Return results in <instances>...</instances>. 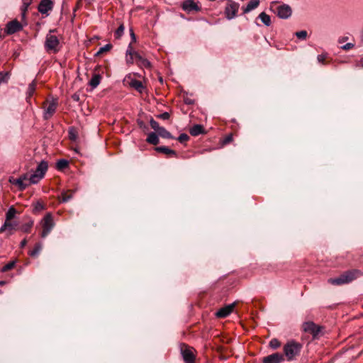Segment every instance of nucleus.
I'll return each instance as SVG.
<instances>
[{"instance_id": "27", "label": "nucleus", "mask_w": 363, "mask_h": 363, "mask_svg": "<svg viewBox=\"0 0 363 363\" xmlns=\"http://www.w3.org/2000/svg\"><path fill=\"white\" fill-rule=\"evenodd\" d=\"M22 1L23 2H22L21 11L22 12V17H23V18H24L25 17H26V13H27L28 7L30 6V5L32 3V0H23Z\"/></svg>"}, {"instance_id": "38", "label": "nucleus", "mask_w": 363, "mask_h": 363, "mask_svg": "<svg viewBox=\"0 0 363 363\" xmlns=\"http://www.w3.org/2000/svg\"><path fill=\"white\" fill-rule=\"evenodd\" d=\"M10 77L9 72H0V84L2 83H7Z\"/></svg>"}, {"instance_id": "48", "label": "nucleus", "mask_w": 363, "mask_h": 363, "mask_svg": "<svg viewBox=\"0 0 363 363\" xmlns=\"http://www.w3.org/2000/svg\"><path fill=\"white\" fill-rule=\"evenodd\" d=\"M184 102L187 105H192V104H194L195 100L190 98L188 96H186L184 97Z\"/></svg>"}, {"instance_id": "15", "label": "nucleus", "mask_w": 363, "mask_h": 363, "mask_svg": "<svg viewBox=\"0 0 363 363\" xmlns=\"http://www.w3.org/2000/svg\"><path fill=\"white\" fill-rule=\"evenodd\" d=\"M133 53L138 54V52L134 50L132 43H129L125 52V62L128 66L132 65L134 63L135 57V54Z\"/></svg>"}, {"instance_id": "25", "label": "nucleus", "mask_w": 363, "mask_h": 363, "mask_svg": "<svg viewBox=\"0 0 363 363\" xmlns=\"http://www.w3.org/2000/svg\"><path fill=\"white\" fill-rule=\"evenodd\" d=\"M9 182L13 184L16 185L21 191L26 189V188L29 186V184L23 182V179H20V177L18 179H13V180L9 179Z\"/></svg>"}, {"instance_id": "39", "label": "nucleus", "mask_w": 363, "mask_h": 363, "mask_svg": "<svg viewBox=\"0 0 363 363\" xmlns=\"http://www.w3.org/2000/svg\"><path fill=\"white\" fill-rule=\"evenodd\" d=\"M112 48L111 44H106L104 47L100 48L99 51L95 54V56H99L105 52L109 51Z\"/></svg>"}, {"instance_id": "32", "label": "nucleus", "mask_w": 363, "mask_h": 363, "mask_svg": "<svg viewBox=\"0 0 363 363\" xmlns=\"http://www.w3.org/2000/svg\"><path fill=\"white\" fill-rule=\"evenodd\" d=\"M69 167V162L65 159L59 160L57 162L56 167L58 170H63Z\"/></svg>"}, {"instance_id": "14", "label": "nucleus", "mask_w": 363, "mask_h": 363, "mask_svg": "<svg viewBox=\"0 0 363 363\" xmlns=\"http://www.w3.org/2000/svg\"><path fill=\"white\" fill-rule=\"evenodd\" d=\"M53 7V2L51 0H41L38 6V11L42 14H47Z\"/></svg>"}, {"instance_id": "42", "label": "nucleus", "mask_w": 363, "mask_h": 363, "mask_svg": "<svg viewBox=\"0 0 363 363\" xmlns=\"http://www.w3.org/2000/svg\"><path fill=\"white\" fill-rule=\"evenodd\" d=\"M269 346L272 348V349H277L279 348L280 346H281V342L280 341L277 339V338H273L270 340L269 342Z\"/></svg>"}, {"instance_id": "40", "label": "nucleus", "mask_w": 363, "mask_h": 363, "mask_svg": "<svg viewBox=\"0 0 363 363\" xmlns=\"http://www.w3.org/2000/svg\"><path fill=\"white\" fill-rule=\"evenodd\" d=\"M317 59L320 63L325 65L328 63L327 60L328 59V55L327 53H322L318 55Z\"/></svg>"}, {"instance_id": "30", "label": "nucleus", "mask_w": 363, "mask_h": 363, "mask_svg": "<svg viewBox=\"0 0 363 363\" xmlns=\"http://www.w3.org/2000/svg\"><path fill=\"white\" fill-rule=\"evenodd\" d=\"M44 177L43 175H39L38 174H32L30 177L28 178V182L29 185L32 184H37Z\"/></svg>"}, {"instance_id": "47", "label": "nucleus", "mask_w": 363, "mask_h": 363, "mask_svg": "<svg viewBox=\"0 0 363 363\" xmlns=\"http://www.w3.org/2000/svg\"><path fill=\"white\" fill-rule=\"evenodd\" d=\"M156 117L162 120H168L170 118V115L168 112H164L157 115Z\"/></svg>"}, {"instance_id": "17", "label": "nucleus", "mask_w": 363, "mask_h": 363, "mask_svg": "<svg viewBox=\"0 0 363 363\" xmlns=\"http://www.w3.org/2000/svg\"><path fill=\"white\" fill-rule=\"evenodd\" d=\"M17 223H12L11 220H5L4 225L0 228V233L8 231V235L13 234V231L16 230Z\"/></svg>"}, {"instance_id": "10", "label": "nucleus", "mask_w": 363, "mask_h": 363, "mask_svg": "<svg viewBox=\"0 0 363 363\" xmlns=\"http://www.w3.org/2000/svg\"><path fill=\"white\" fill-rule=\"evenodd\" d=\"M291 8L287 4H282L277 8V15L279 18L286 19L291 16Z\"/></svg>"}, {"instance_id": "2", "label": "nucleus", "mask_w": 363, "mask_h": 363, "mask_svg": "<svg viewBox=\"0 0 363 363\" xmlns=\"http://www.w3.org/2000/svg\"><path fill=\"white\" fill-rule=\"evenodd\" d=\"M302 345L294 340L289 341L283 347L284 355L288 361H292L299 355Z\"/></svg>"}, {"instance_id": "51", "label": "nucleus", "mask_w": 363, "mask_h": 363, "mask_svg": "<svg viewBox=\"0 0 363 363\" xmlns=\"http://www.w3.org/2000/svg\"><path fill=\"white\" fill-rule=\"evenodd\" d=\"M354 47V45L352 43H347L345 44V45L342 46V49L343 50H347L349 49H351Z\"/></svg>"}, {"instance_id": "22", "label": "nucleus", "mask_w": 363, "mask_h": 363, "mask_svg": "<svg viewBox=\"0 0 363 363\" xmlns=\"http://www.w3.org/2000/svg\"><path fill=\"white\" fill-rule=\"evenodd\" d=\"M155 150L157 152H162V153H164L165 155H169L172 157H177L176 151H174L172 149H169V147H165V146L157 147L155 148Z\"/></svg>"}, {"instance_id": "36", "label": "nucleus", "mask_w": 363, "mask_h": 363, "mask_svg": "<svg viewBox=\"0 0 363 363\" xmlns=\"http://www.w3.org/2000/svg\"><path fill=\"white\" fill-rule=\"evenodd\" d=\"M16 213V210L14 207L11 206L9 208L6 214V220H11Z\"/></svg>"}, {"instance_id": "44", "label": "nucleus", "mask_w": 363, "mask_h": 363, "mask_svg": "<svg viewBox=\"0 0 363 363\" xmlns=\"http://www.w3.org/2000/svg\"><path fill=\"white\" fill-rule=\"evenodd\" d=\"M296 36L301 40H305L307 37V32L306 30H301L298 31L295 33Z\"/></svg>"}, {"instance_id": "1", "label": "nucleus", "mask_w": 363, "mask_h": 363, "mask_svg": "<svg viewBox=\"0 0 363 363\" xmlns=\"http://www.w3.org/2000/svg\"><path fill=\"white\" fill-rule=\"evenodd\" d=\"M362 275L361 271L352 269L345 272L337 278H330L328 282L333 285H342L349 284Z\"/></svg>"}, {"instance_id": "23", "label": "nucleus", "mask_w": 363, "mask_h": 363, "mask_svg": "<svg viewBox=\"0 0 363 363\" xmlns=\"http://www.w3.org/2000/svg\"><path fill=\"white\" fill-rule=\"evenodd\" d=\"M33 208L32 212L34 214H38L46 208V206L43 202L38 201L32 204Z\"/></svg>"}, {"instance_id": "3", "label": "nucleus", "mask_w": 363, "mask_h": 363, "mask_svg": "<svg viewBox=\"0 0 363 363\" xmlns=\"http://www.w3.org/2000/svg\"><path fill=\"white\" fill-rule=\"evenodd\" d=\"M56 29L50 30L49 33L46 35L44 47L48 52L57 53L60 51V40L58 37L53 35L52 33L55 32Z\"/></svg>"}, {"instance_id": "7", "label": "nucleus", "mask_w": 363, "mask_h": 363, "mask_svg": "<svg viewBox=\"0 0 363 363\" xmlns=\"http://www.w3.org/2000/svg\"><path fill=\"white\" fill-rule=\"evenodd\" d=\"M302 329L305 333L311 335L313 340H315L319 337L323 327L315 324L313 321H307L303 323Z\"/></svg>"}, {"instance_id": "16", "label": "nucleus", "mask_w": 363, "mask_h": 363, "mask_svg": "<svg viewBox=\"0 0 363 363\" xmlns=\"http://www.w3.org/2000/svg\"><path fill=\"white\" fill-rule=\"evenodd\" d=\"M135 54L137 65L140 68L151 69V62L146 58L143 57L139 53Z\"/></svg>"}, {"instance_id": "33", "label": "nucleus", "mask_w": 363, "mask_h": 363, "mask_svg": "<svg viewBox=\"0 0 363 363\" xmlns=\"http://www.w3.org/2000/svg\"><path fill=\"white\" fill-rule=\"evenodd\" d=\"M157 134L163 138H167V139L173 138L171 133L168 130H167L164 127H162L160 129V130L157 132Z\"/></svg>"}, {"instance_id": "54", "label": "nucleus", "mask_w": 363, "mask_h": 363, "mask_svg": "<svg viewBox=\"0 0 363 363\" xmlns=\"http://www.w3.org/2000/svg\"><path fill=\"white\" fill-rule=\"evenodd\" d=\"M6 284V281H0V286H3Z\"/></svg>"}, {"instance_id": "49", "label": "nucleus", "mask_w": 363, "mask_h": 363, "mask_svg": "<svg viewBox=\"0 0 363 363\" xmlns=\"http://www.w3.org/2000/svg\"><path fill=\"white\" fill-rule=\"evenodd\" d=\"M233 136L232 134H229L228 135H226L225 137V138L223 139V144H228L229 143H230L231 141H233Z\"/></svg>"}, {"instance_id": "41", "label": "nucleus", "mask_w": 363, "mask_h": 363, "mask_svg": "<svg viewBox=\"0 0 363 363\" xmlns=\"http://www.w3.org/2000/svg\"><path fill=\"white\" fill-rule=\"evenodd\" d=\"M15 264H16V262L15 261L9 262V263L5 264L2 267L1 272H8V271L12 269L15 267Z\"/></svg>"}, {"instance_id": "28", "label": "nucleus", "mask_w": 363, "mask_h": 363, "mask_svg": "<svg viewBox=\"0 0 363 363\" xmlns=\"http://www.w3.org/2000/svg\"><path fill=\"white\" fill-rule=\"evenodd\" d=\"M74 193V191L72 190H68L67 191H64L61 194V202H67L69 201L72 197L73 194Z\"/></svg>"}, {"instance_id": "34", "label": "nucleus", "mask_w": 363, "mask_h": 363, "mask_svg": "<svg viewBox=\"0 0 363 363\" xmlns=\"http://www.w3.org/2000/svg\"><path fill=\"white\" fill-rule=\"evenodd\" d=\"M33 225V220H30L28 223L23 224L20 230L23 233H29Z\"/></svg>"}, {"instance_id": "45", "label": "nucleus", "mask_w": 363, "mask_h": 363, "mask_svg": "<svg viewBox=\"0 0 363 363\" xmlns=\"http://www.w3.org/2000/svg\"><path fill=\"white\" fill-rule=\"evenodd\" d=\"M177 140L183 143H185L186 141H188L189 140V136L186 134V133H182L177 138Z\"/></svg>"}, {"instance_id": "11", "label": "nucleus", "mask_w": 363, "mask_h": 363, "mask_svg": "<svg viewBox=\"0 0 363 363\" xmlns=\"http://www.w3.org/2000/svg\"><path fill=\"white\" fill-rule=\"evenodd\" d=\"M284 361L283 354L276 352L262 358V363H281Z\"/></svg>"}, {"instance_id": "53", "label": "nucleus", "mask_w": 363, "mask_h": 363, "mask_svg": "<svg viewBox=\"0 0 363 363\" xmlns=\"http://www.w3.org/2000/svg\"><path fill=\"white\" fill-rule=\"evenodd\" d=\"M20 179H23V182H24V181H26V180H28V175L26 174L22 175L20 177Z\"/></svg>"}, {"instance_id": "18", "label": "nucleus", "mask_w": 363, "mask_h": 363, "mask_svg": "<svg viewBox=\"0 0 363 363\" xmlns=\"http://www.w3.org/2000/svg\"><path fill=\"white\" fill-rule=\"evenodd\" d=\"M48 162L45 160H42L38 165L34 173L38 174L39 175H43V177H44L48 170Z\"/></svg>"}, {"instance_id": "8", "label": "nucleus", "mask_w": 363, "mask_h": 363, "mask_svg": "<svg viewBox=\"0 0 363 363\" xmlns=\"http://www.w3.org/2000/svg\"><path fill=\"white\" fill-rule=\"evenodd\" d=\"M181 352L184 363H195L196 350L193 347L184 344Z\"/></svg>"}, {"instance_id": "55", "label": "nucleus", "mask_w": 363, "mask_h": 363, "mask_svg": "<svg viewBox=\"0 0 363 363\" xmlns=\"http://www.w3.org/2000/svg\"><path fill=\"white\" fill-rule=\"evenodd\" d=\"M362 67H363V63H362Z\"/></svg>"}, {"instance_id": "20", "label": "nucleus", "mask_w": 363, "mask_h": 363, "mask_svg": "<svg viewBox=\"0 0 363 363\" xmlns=\"http://www.w3.org/2000/svg\"><path fill=\"white\" fill-rule=\"evenodd\" d=\"M204 128L202 125H194L189 129V133L192 136H198L200 134L204 133Z\"/></svg>"}, {"instance_id": "37", "label": "nucleus", "mask_w": 363, "mask_h": 363, "mask_svg": "<svg viewBox=\"0 0 363 363\" xmlns=\"http://www.w3.org/2000/svg\"><path fill=\"white\" fill-rule=\"evenodd\" d=\"M125 27L123 23H121L119 27L115 31L114 35L116 39H119L123 35Z\"/></svg>"}, {"instance_id": "24", "label": "nucleus", "mask_w": 363, "mask_h": 363, "mask_svg": "<svg viewBox=\"0 0 363 363\" xmlns=\"http://www.w3.org/2000/svg\"><path fill=\"white\" fill-rule=\"evenodd\" d=\"M259 4V0H250L247 5L242 8L243 13H247L250 11L256 9Z\"/></svg>"}, {"instance_id": "43", "label": "nucleus", "mask_w": 363, "mask_h": 363, "mask_svg": "<svg viewBox=\"0 0 363 363\" xmlns=\"http://www.w3.org/2000/svg\"><path fill=\"white\" fill-rule=\"evenodd\" d=\"M150 125L152 129H154L155 131H157V133L162 128L160 126L159 123L156 121H155L153 118L150 119Z\"/></svg>"}, {"instance_id": "4", "label": "nucleus", "mask_w": 363, "mask_h": 363, "mask_svg": "<svg viewBox=\"0 0 363 363\" xmlns=\"http://www.w3.org/2000/svg\"><path fill=\"white\" fill-rule=\"evenodd\" d=\"M27 21L26 17L23 18L21 16V21H18L17 19H13L9 21L4 28V33L10 35L16 33L21 31L25 26H27Z\"/></svg>"}, {"instance_id": "29", "label": "nucleus", "mask_w": 363, "mask_h": 363, "mask_svg": "<svg viewBox=\"0 0 363 363\" xmlns=\"http://www.w3.org/2000/svg\"><path fill=\"white\" fill-rule=\"evenodd\" d=\"M259 18L267 26H269L272 23L270 16L268 14H267L265 12H262L259 15Z\"/></svg>"}, {"instance_id": "50", "label": "nucleus", "mask_w": 363, "mask_h": 363, "mask_svg": "<svg viewBox=\"0 0 363 363\" xmlns=\"http://www.w3.org/2000/svg\"><path fill=\"white\" fill-rule=\"evenodd\" d=\"M130 35L131 37V43H135L136 42V35H135L133 28L130 29Z\"/></svg>"}, {"instance_id": "26", "label": "nucleus", "mask_w": 363, "mask_h": 363, "mask_svg": "<svg viewBox=\"0 0 363 363\" xmlns=\"http://www.w3.org/2000/svg\"><path fill=\"white\" fill-rule=\"evenodd\" d=\"M146 141L147 143H149L150 144L155 145H157L160 142L158 135L155 133H150L148 135V136L146 139Z\"/></svg>"}, {"instance_id": "19", "label": "nucleus", "mask_w": 363, "mask_h": 363, "mask_svg": "<svg viewBox=\"0 0 363 363\" xmlns=\"http://www.w3.org/2000/svg\"><path fill=\"white\" fill-rule=\"evenodd\" d=\"M129 84L132 88L135 89L140 94H142L145 89V86L143 85V83L138 79H132L130 82Z\"/></svg>"}, {"instance_id": "52", "label": "nucleus", "mask_w": 363, "mask_h": 363, "mask_svg": "<svg viewBox=\"0 0 363 363\" xmlns=\"http://www.w3.org/2000/svg\"><path fill=\"white\" fill-rule=\"evenodd\" d=\"M26 244H27V240H26V239H23V240L21 242V243H20V247H21V248H23V247L26 245Z\"/></svg>"}, {"instance_id": "6", "label": "nucleus", "mask_w": 363, "mask_h": 363, "mask_svg": "<svg viewBox=\"0 0 363 363\" xmlns=\"http://www.w3.org/2000/svg\"><path fill=\"white\" fill-rule=\"evenodd\" d=\"M40 224L42 227L40 233L41 238H44L51 232L55 226L53 216L51 213H47L43 218L40 220Z\"/></svg>"}, {"instance_id": "46", "label": "nucleus", "mask_w": 363, "mask_h": 363, "mask_svg": "<svg viewBox=\"0 0 363 363\" xmlns=\"http://www.w3.org/2000/svg\"><path fill=\"white\" fill-rule=\"evenodd\" d=\"M35 86L36 84L34 81L29 84L28 91L30 96H31L34 93L35 90Z\"/></svg>"}, {"instance_id": "5", "label": "nucleus", "mask_w": 363, "mask_h": 363, "mask_svg": "<svg viewBox=\"0 0 363 363\" xmlns=\"http://www.w3.org/2000/svg\"><path fill=\"white\" fill-rule=\"evenodd\" d=\"M58 106V101L57 99H47L43 104V118L45 120L50 119L55 113Z\"/></svg>"}, {"instance_id": "31", "label": "nucleus", "mask_w": 363, "mask_h": 363, "mask_svg": "<svg viewBox=\"0 0 363 363\" xmlns=\"http://www.w3.org/2000/svg\"><path fill=\"white\" fill-rule=\"evenodd\" d=\"M42 250V244L40 242H38L35 245L33 250L29 251L28 255L30 257H36Z\"/></svg>"}, {"instance_id": "13", "label": "nucleus", "mask_w": 363, "mask_h": 363, "mask_svg": "<svg viewBox=\"0 0 363 363\" xmlns=\"http://www.w3.org/2000/svg\"><path fill=\"white\" fill-rule=\"evenodd\" d=\"M182 8L184 11L190 13L191 11H200L201 7L193 0H185L182 2Z\"/></svg>"}, {"instance_id": "9", "label": "nucleus", "mask_w": 363, "mask_h": 363, "mask_svg": "<svg viewBox=\"0 0 363 363\" xmlns=\"http://www.w3.org/2000/svg\"><path fill=\"white\" fill-rule=\"evenodd\" d=\"M239 7L238 3L232 0H228L224 11L226 18L228 20L234 18L237 15Z\"/></svg>"}, {"instance_id": "35", "label": "nucleus", "mask_w": 363, "mask_h": 363, "mask_svg": "<svg viewBox=\"0 0 363 363\" xmlns=\"http://www.w3.org/2000/svg\"><path fill=\"white\" fill-rule=\"evenodd\" d=\"M68 134H69V138L70 140H72V141L77 140V139L78 138V134H77V130L74 128H73V127L69 128Z\"/></svg>"}, {"instance_id": "12", "label": "nucleus", "mask_w": 363, "mask_h": 363, "mask_svg": "<svg viewBox=\"0 0 363 363\" xmlns=\"http://www.w3.org/2000/svg\"><path fill=\"white\" fill-rule=\"evenodd\" d=\"M235 303H230L220 308L216 313V316L219 318H224L228 316L234 310Z\"/></svg>"}, {"instance_id": "21", "label": "nucleus", "mask_w": 363, "mask_h": 363, "mask_svg": "<svg viewBox=\"0 0 363 363\" xmlns=\"http://www.w3.org/2000/svg\"><path fill=\"white\" fill-rule=\"evenodd\" d=\"M102 77L99 74H94L91 79L89 82V85L92 88L95 89L100 84Z\"/></svg>"}]
</instances>
